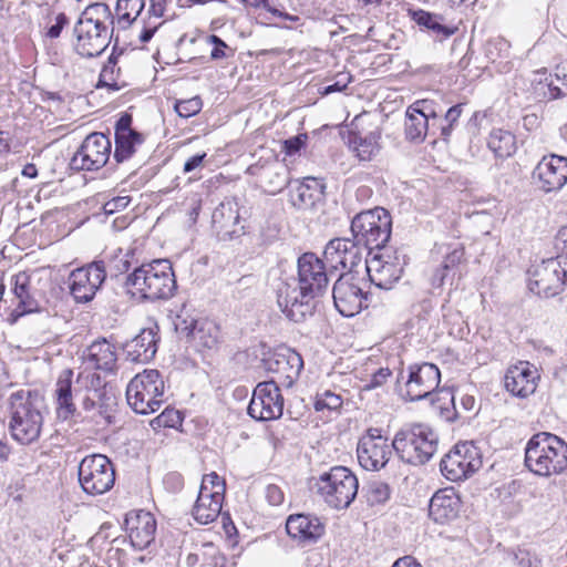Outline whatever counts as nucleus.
<instances>
[{
  "mask_svg": "<svg viewBox=\"0 0 567 567\" xmlns=\"http://www.w3.org/2000/svg\"><path fill=\"white\" fill-rule=\"evenodd\" d=\"M298 286L285 285L278 291V306L295 322L305 321L316 310V299L322 297L334 271L315 252L302 254L297 260Z\"/></svg>",
  "mask_w": 567,
  "mask_h": 567,
  "instance_id": "obj_1",
  "label": "nucleus"
},
{
  "mask_svg": "<svg viewBox=\"0 0 567 567\" xmlns=\"http://www.w3.org/2000/svg\"><path fill=\"white\" fill-rule=\"evenodd\" d=\"M406 379L403 372L396 380V391L406 401H420L430 399L432 406L439 411L440 416L447 422L462 417L455 405V395L450 389H441L435 392L441 382L440 369L430 362L411 364L408 368Z\"/></svg>",
  "mask_w": 567,
  "mask_h": 567,
  "instance_id": "obj_2",
  "label": "nucleus"
},
{
  "mask_svg": "<svg viewBox=\"0 0 567 567\" xmlns=\"http://www.w3.org/2000/svg\"><path fill=\"white\" fill-rule=\"evenodd\" d=\"M114 16L106 3L87 6L74 24V50L83 58H95L109 47L114 31Z\"/></svg>",
  "mask_w": 567,
  "mask_h": 567,
  "instance_id": "obj_3",
  "label": "nucleus"
},
{
  "mask_svg": "<svg viewBox=\"0 0 567 567\" xmlns=\"http://www.w3.org/2000/svg\"><path fill=\"white\" fill-rule=\"evenodd\" d=\"M125 287L132 296H138L143 301L171 299L176 289V278L173 266L167 259H155L135 267L126 276Z\"/></svg>",
  "mask_w": 567,
  "mask_h": 567,
  "instance_id": "obj_4",
  "label": "nucleus"
},
{
  "mask_svg": "<svg viewBox=\"0 0 567 567\" xmlns=\"http://www.w3.org/2000/svg\"><path fill=\"white\" fill-rule=\"evenodd\" d=\"M9 402L11 436L23 445L33 443L39 439L43 424V398L38 391L19 390L10 395Z\"/></svg>",
  "mask_w": 567,
  "mask_h": 567,
  "instance_id": "obj_5",
  "label": "nucleus"
},
{
  "mask_svg": "<svg viewBox=\"0 0 567 567\" xmlns=\"http://www.w3.org/2000/svg\"><path fill=\"white\" fill-rule=\"evenodd\" d=\"M525 466L539 476L564 473L567 470V443L548 432L533 435L525 449Z\"/></svg>",
  "mask_w": 567,
  "mask_h": 567,
  "instance_id": "obj_6",
  "label": "nucleus"
},
{
  "mask_svg": "<svg viewBox=\"0 0 567 567\" xmlns=\"http://www.w3.org/2000/svg\"><path fill=\"white\" fill-rule=\"evenodd\" d=\"M309 489L333 509H346L358 495L359 481L346 466H332L308 481Z\"/></svg>",
  "mask_w": 567,
  "mask_h": 567,
  "instance_id": "obj_7",
  "label": "nucleus"
},
{
  "mask_svg": "<svg viewBox=\"0 0 567 567\" xmlns=\"http://www.w3.org/2000/svg\"><path fill=\"white\" fill-rule=\"evenodd\" d=\"M437 434L425 424H412L396 432L392 449L400 460L411 465L429 462L437 449Z\"/></svg>",
  "mask_w": 567,
  "mask_h": 567,
  "instance_id": "obj_8",
  "label": "nucleus"
},
{
  "mask_svg": "<svg viewBox=\"0 0 567 567\" xmlns=\"http://www.w3.org/2000/svg\"><path fill=\"white\" fill-rule=\"evenodd\" d=\"M392 219L390 213L382 208L363 210L351 220V233L361 246L370 251L380 250L391 237Z\"/></svg>",
  "mask_w": 567,
  "mask_h": 567,
  "instance_id": "obj_9",
  "label": "nucleus"
},
{
  "mask_svg": "<svg viewBox=\"0 0 567 567\" xmlns=\"http://www.w3.org/2000/svg\"><path fill=\"white\" fill-rule=\"evenodd\" d=\"M164 381L157 370H144L136 374L127 384L126 400L138 414L157 411L162 404Z\"/></svg>",
  "mask_w": 567,
  "mask_h": 567,
  "instance_id": "obj_10",
  "label": "nucleus"
},
{
  "mask_svg": "<svg viewBox=\"0 0 567 567\" xmlns=\"http://www.w3.org/2000/svg\"><path fill=\"white\" fill-rule=\"evenodd\" d=\"M382 252H369L365 268L370 281L380 289H391L402 277L409 262L406 254L401 249L383 248Z\"/></svg>",
  "mask_w": 567,
  "mask_h": 567,
  "instance_id": "obj_11",
  "label": "nucleus"
},
{
  "mask_svg": "<svg viewBox=\"0 0 567 567\" xmlns=\"http://www.w3.org/2000/svg\"><path fill=\"white\" fill-rule=\"evenodd\" d=\"M79 483L84 493L96 496L109 492L115 483V468L103 454L85 456L78 467Z\"/></svg>",
  "mask_w": 567,
  "mask_h": 567,
  "instance_id": "obj_12",
  "label": "nucleus"
},
{
  "mask_svg": "<svg viewBox=\"0 0 567 567\" xmlns=\"http://www.w3.org/2000/svg\"><path fill=\"white\" fill-rule=\"evenodd\" d=\"M112 143L110 137L101 132L89 134L81 143L70 161L72 171H99L110 159Z\"/></svg>",
  "mask_w": 567,
  "mask_h": 567,
  "instance_id": "obj_13",
  "label": "nucleus"
},
{
  "mask_svg": "<svg viewBox=\"0 0 567 567\" xmlns=\"http://www.w3.org/2000/svg\"><path fill=\"white\" fill-rule=\"evenodd\" d=\"M481 465L482 460L473 442H462L444 455L440 470L449 481L458 482L471 476Z\"/></svg>",
  "mask_w": 567,
  "mask_h": 567,
  "instance_id": "obj_14",
  "label": "nucleus"
},
{
  "mask_svg": "<svg viewBox=\"0 0 567 567\" xmlns=\"http://www.w3.org/2000/svg\"><path fill=\"white\" fill-rule=\"evenodd\" d=\"M105 279L104 261H92L71 271L69 276L70 293L76 303H87L93 300Z\"/></svg>",
  "mask_w": 567,
  "mask_h": 567,
  "instance_id": "obj_15",
  "label": "nucleus"
},
{
  "mask_svg": "<svg viewBox=\"0 0 567 567\" xmlns=\"http://www.w3.org/2000/svg\"><path fill=\"white\" fill-rule=\"evenodd\" d=\"M567 272L558 258L543 260L529 271L528 288L535 295L550 298L564 291Z\"/></svg>",
  "mask_w": 567,
  "mask_h": 567,
  "instance_id": "obj_16",
  "label": "nucleus"
},
{
  "mask_svg": "<svg viewBox=\"0 0 567 567\" xmlns=\"http://www.w3.org/2000/svg\"><path fill=\"white\" fill-rule=\"evenodd\" d=\"M257 421H272L284 413V396L275 381H264L256 385L247 409Z\"/></svg>",
  "mask_w": 567,
  "mask_h": 567,
  "instance_id": "obj_17",
  "label": "nucleus"
},
{
  "mask_svg": "<svg viewBox=\"0 0 567 567\" xmlns=\"http://www.w3.org/2000/svg\"><path fill=\"white\" fill-rule=\"evenodd\" d=\"M336 309L343 317H353L369 307V293L346 275H340L332 288Z\"/></svg>",
  "mask_w": 567,
  "mask_h": 567,
  "instance_id": "obj_18",
  "label": "nucleus"
},
{
  "mask_svg": "<svg viewBox=\"0 0 567 567\" xmlns=\"http://www.w3.org/2000/svg\"><path fill=\"white\" fill-rule=\"evenodd\" d=\"M212 229L220 241H230L245 234L240 224L238 204L233 199L221 202L212 214Z\"/></svg>",
  "mask_w": 567,
  "mask_h": 567,
  "instance_id": "obj_19",
  "label": "nucleus"
},
{
  "mask_svg": "<svg viewBox=\"0 0 567 567\" xmlns=\"http://www.w3.org/2000/svg\"><path fill=\"white\" fill-rule=\"evenodd\" d=\"M86 389L82 395V408L86 412L96 411L107 423L112 422L115 396L102 384L100 374L92 373L85 377Z\"/></svg>",
  "mask_w": 567,
  "mask_h": 567,
  "instance_id": "obj_20",
  "label": "nucleus"
},
{
  "mask_svg": "<svg viewBox=\"0 0 567 567\" xmlns=\"http://www.w3.org/2000/svg\"><path fill=\"white\" fill-rule=\"evenodd\" d=\"M132 123V114L124 112L114 125L113 158L118 164L130 159L136 153L137 147L145 142V135L134 130Z\"/></svg>",
  "mask_w": 567,
  "mask_h": 567,
  "instance_id": "obj_21",
  "label": "nucleus"
},
{
  "mask_svg": "<svg viewBox=\"0 0 567 567\" xmlns=\"http://www.w3.org/2000/svg\"><path fill=\"white\" fill-rule=\"evenodd\" d=\"M360 247L354 238H333L327 244L323 255L334 272L339 268L351 271L362 259Z\"/></svg>",
  "mask_w": 567,
  "mask_h": 567,
  "instance_id": "obj_22",
  "label": "nucleus"
},
{
  "mask_svg": "<svg viewBox=\"0 0 567 567\" xmlns=\"http://www.w3.org/2000/svg\"><path fill=\"white\" fill-rule=\"evenodd\" d=\"M437 115L431 110L427 101H417L408 107L405 114L404 131L410 142L421 143L424 141L430 125L435 126Z\"/></svg>",
  "mask_w": 567,
  "mask_h": 567,
  "instance_id": "obj_23",
  "label": "nucleus"
},
{
  "mask_svg": "<svg viewBox=\"0 0 567 567\" xmlns=\"http://www.w3.org/2000/svg\"><path fill=\"white\" fill-rule=\"evenodd\" d=\"M287 534L301 545L317 543L324 534L326 526L321 519L311 514H291L286 520Z\"/></svg>",
  "mask_w": 567,
  "mask_h": 567,
  "instance_id": "obj_24",
  "label": "nucleus"
},
{
  "mask_svg": "<svg viewBox=\"0 0 567 567\" xmlns=\"http://www.w3.org/2000/svg\"><path fill=\"white\" fill-rule=\"evenodd\" d=\"M539 187L546 192L560 189L567 183V157L550 155L544 157L535 168Z\"/></svg>",
  "mask_w": 567,
  "mask_h": 567,
  "instance_id": "obj_25",
  "label": "nucleus"
},
{
  "mask_svg": "<svg viewBox=\"0 0 567 567\" xmlns=\"http://www.w3.org/2000/svg\"><path fill=\"white\" fill-rule=\"evenodd\" d=\"M265 368L285 378L289 386L299 378L303 369L302 357L290 348H280L264 360Z\"/></svg>",
  "mask_w": 567,
  "mask_h": 567,
  "instance_id": "obj_26",
  "label": "nucleus"
},
{
  "mask_svg": "<svg viewBox=\"0 0 567 567\" xmlns=\"http://www.w3.org/2000/svg\"><path fill=\"white\" fill-rule=\"evenodd\" d=\"M125 525L131 545L136 550H144L154 542L156 519L150 512L140 511L134 516L126 515Z\"/></svg>",
  "mask_w": 567,
  "mask_h": 567,
  "instance_id": "obj_27",
  "label": "nucleus"
},
{
  "mask_svg": "<svg viewBox=\"0 0 567 567\" xmlns=\"http://www.w3.org/2000/svg\"><path fill=\"white\" fill-rule=\"evenodd\" d=\"M461 505L453 487L439 489L430 499L429 516L437 524L450 523L458 516Z\"/></svg>",
  "mask_w": 567,
  "mask_h": 567,
  "instance_id": "obj_28",
  "label": "nucleus"
},
{
  "mask_svg": "<svg viewBox=\"0 0 567 567\" xmlns=\"http://www.w3.org/2000/svg\"><path fill=\"white\" fill-rule=\"evenodd\" d=\"M538 378L537 370L528 362H519L507 370L504 383L506 390L513 395L526 398L535 392Z\"/></svg>",
  "mask_w": 567,
  "mask_h": 567,
  "instance_id": "obj_29",
  "label": "nucleus"
},
{
  "mask_svg": "<svg viewBox=\"0 0 567 567\" xmlns=\"http://www.w3.org/2000/svg\"><path fill=\"white\" fill-rule=\"evenodd\" d=\"M13 295L16 307L11 312L12 321L19 318L40 311V305L31 286V277L27 272H19L13 277Z\"/></svg>",
  "mask_w": 567,
  "mask_h": 567,
  "instance_id": "obj_30",
  "label": "nucleus"
},
{
  "mask_svg": "<svg viewBox=\"0 0 567 567\" xmlns=\"http://www.w3.org/2000/svg\"><path fill=\"white\" fill-rule=\"evenodd\" d=\"M157 330L155 324L151 328L142 329L141 332L131 341L125 343L124 351L127 359L132 362L146 363L152 360L157 352Z\"/></svg>",
  "mask_w": 567,
  "mask_h": 567,
  "instance_id": "obj_31",
  "label": "nucleus"
},
{
  "mask_svg": "<svg viewBox=\"0 0 567 567\" xmlns=\"http://www.w3.org/2000/svg\"><path fill=\"white\" fill-rule=\"evenodd\" d=\"M82 359L93 369L113 372L116 364L115 348L105 338H102L83 350Z\"/></svg>",
  "mask_w": 567,
  "mask_h": 567,
  "instance_id": "obj_32",
  "label": "nucleus"
},
{
  "mask_svg": "<svg viewBox=\"0 0 567 567\" xmlns=\"http://www.w3.org/2000/svg\"><path fill=\"white\" fill-rule=\"evenodd\" d=\"M388 443H373L371 439H360L357 447V455L360 465L368 471H379L384 467L391 454Z\"/></svg>",
  "mask_w": 567,
  "mask_h": 567,
  "instance_id": "obj_33",
  "label": "nucleus"
},
{
  "mask_svg": "<svg viewBox=\"0 0 567 567\" xmlns=\"http://www.w3.org/2000/svg\"><path fill=\"white\" fill-rule=\"evenodd\" d=\"M380 132L363 133L352 128L349 132L348 144L360 161H371L380 151Z\"/></svg>",
  "mask_w": 567,
  "mask_h": 567,
  "instance_id": "obj_34",
  "label": "nucleus"
},
{
  "mask_svg": "<svg viewBox=\"0 0 567 567\" xmlns=\"http://www.w3.org/2000/svg\"><path fill=\"white\" fill-rule=\"evenodd\" d=\"M258 177L265 192L271 195L280 193L290 184L289 168L278 162L262 167Z\"/></svg>",
  "mask_w": 567,
  "mask_h": 567,
  "instance_id": "obj_35",
  "label": "nucleus"
},
{
  "mask_svg": "<svg viewBox=\"0 0 567 567\" xmlns=\"http://www.w3.org/2000/svg\"><path fill=\"white\" fill-rule=\"evenodd\" d=\"M72 371L65 370L56 382V402H58V409L56 413L58 416L62 420H69L73 417L76 413V408L73 403V393H72Z\"/></svg>",
  "mask_w": 567,
  "mask_h": 567,
  "instance_id": "obj_36",
  "label": "nucleus"
},
{
  "mask_svg": "<svg viewBox=\"0 0 567 567\" xmlns=\"http://www.w3.org/2000/svg\"><path fill=\"white\" fill-rule=\"evenodd\" d=\"M223 501V496L214 494L197 497L192 509L194 519L202 525L213 523L220 514Z\"/></svg>",
  "mask_w": 567,
  "mask_h": 567,
  "instance_id": "obj_37",
  "label": "nucleus"
},
{
  "mask_svg": "<svg viewBox=\"0 0 567 567\" xmlns=\"http://www.w3.org/2000/svg\"><path fill=\"white\" fill-rule=\"evenodd\" d=\"M488 148L498 158H507L516 152V137L509 131L494 128L487 140Z\"/></svg>",
  "mask_w": 567,
  "mask_h": 567,
  "instance_id": "obj_38",
  "label": "nucleus"
},
{
  "mask_svg": "<svg viewBox=\"0 0 567 567\" xmlns=\"http://www.w3.org/2000/svg\"><path fill=\"white\" fill-rule=\"evenodd\" d=\"M411 16H412V19L419 25H423L426 29H429L437 34H442L443 38H449V37L453 35L457 30L455 27H450V25L443 24L441 22L442 21L441 16H437V14H434V13H431V12H427V11H424L421 9L411 11Z\"/></svg>",
  "mask_w": 567,
  "mask_h": 567,
  "instance_id": "obj_39",
  "label": "nucleus"
},
{
  "mask_svg": "<svg viewBox=\"0 0 567 567\" xmlns=\"http://www.w3.org/2000/svg\"><path fill=\"white\" fill-rule=\"evenodd\" d=\"M145 8V0H117L115 12L117 24L121 29H127Z\"/></svg>",
  "mask_w": 567,
  "mask_h": 567,
  "instance_id": "obj_40",
  "label": "nucleus"
},
{
  "mask_svg": "<svg viewBox=\"0 0 567 567\" xmlns=\"http://www.w3.org/2000/svg\"><path fill=\"white\" fill-rule=\"evenodd\" d=\"M362 493L369 506H378L390 499L391 487L385 482L372 480L363 486Z\"/></svg>",
  "mask_w": 567,
  "mask_h": 567,
  "instance_id": "obj_41",
  "label": "nucleus"
},
{
  "mask_svg": "<svg viewBox=\"0 0 567 567\" xmlns=\"http://www.w3.org/2000/svg\"><path fill=\"white\" fill-rule=\"evenodd\" d=\"M318 200L317 195L311 193L309 186L306 184H299L297 181L296 185L290 188L289 202L299 210H310L315 208Z\"/></svg>",
  "mask_w": 567,
  "mask_h": 567,
  "instance_id": "obj_42",
  "label": "nucleus"
},
{
  "mask_svg": "<svg viewBox=\"0 0 567 567\" xmlns=\"http://www.w3.org/2000/svg\"><path fill=\"white\" fill-rule=\"evenodd\" d=\"M219 330L217 326L209 320H200L190 339L198 346L213 349L218 343Z\"/></svg>",
  "mask_w": 567,
  "mask_h": 567,
  "instance_id": "obj_43",
  "label": "nucleus"
},
{
  "mask_svg": "<svg viewBox=\"0 0 567 567\" xmlns=\"http://www.w3.org/2000/svg\"><path fill=\"white\" fill-rule=\"evenodd\" d=\"M117 56L115 55V49L109 56L107 63L103 66L96 87H109L112 91H118L122 84L117 83V78L121 73V69L116 68Z\"/></svg>",
  "mask_w": 567,
  "mask_h": 567,
  "instance_id": "obj_44",
  "label": "nucleus"
},
{
  "mask_svg": "<svg viewBox=\"0 0 567 567\" xmlns=\"http://www.w3.org/2000/svg\"><path fill=\"white\" fill-rule=\"evenodd\" d=\"M182 413L173 408H166L159 415L152 420L151 425L154 430L161 427L176 429L182 425Z\"/></svg>",
  "mask_w": 567,
  "mask_h": 567,
  "instance_id": "obj_45",
  "label": "nucleus"
},
{
  "mask_svg": "<svg viewBox=\"0 0 567 567\" xmlns=\"http://www.w3.org/2000/svg\"><path fill=\"white\" fill-rule=\"evenodd\" d=\"M342 403L343 400L341 395L326 390L322 393H317L313 406L316 411H338L342 406Z\"/></svg>",
  "mask_w": 567,
  "mask_h": 567,
  "instance_id": "obj_46",
  "label": "nucleus"
},
{
  "mask_svg": "<svg viewBox=\"0 0 567 567\" xmlns=\"http://www.w3.org/2000/svg\"><path fill=\"white\" fill-rule=\"evenodd\" d=\"M462 111H463V104H456V105L451 106L447 110L443 120H440L437 117V121H440L439 128L441 130V136L444 141H447L449 137L451 136L454 124L457 123V121L462 114Z\"/></svg>",
  "mask_w": 567,
  "mask_h": 567,
  "instance_id": "obj_47",
  "label": "nucleus"
},
{
  "mask_svg": "<svg viewBox=\"0 0 567 567\" xmlns=\"http://www.w3.org/2000/svg\"><path fill=\"white\" fill-rule=\"evenodd\" d=\"M202 107L203 102L199 96H194L187 100H178L174 105L176 113L184 118H188L198 114Z\"/></svg>",
  "mask_w": 567,
  "mask_h": 567,
  "instance_id": "obj_48",
  "label": "nucleus"
},
{
  "mask_svg": "<svg viewBox=\"0 0 567 567\" xmlns=\"http://www.w3.org/2000/svg\"><path fill=\"white\" fill-rule=\"evenodd\" d=\"M555 78L563 87L554 85L553 82L547 85L551 100L567 95V63H560L555 68Z\"/></svg>",
  "mask_w": 567,
  "mask_h": 567,
  "instance_id": "obj_49",
  "label": "nucleus"
},
{
  "mask_svg": "<svg viewBox=\"0 0 567 567\" xmlns=\"http://www.w3.org/2000/svg\"><path fill=\"white\" fill-rule=\"evenodd\" d=\"M207 42L213 45V50L210 52V59L213 61L227 59L235 54V50L216 34H210L207 38Z\"/></svg>",
  "mask_w": 567,
  "mask_h": 567,
  "instance_id": "obj_50",
  "label": "nucleus"
},
{
  "mask_svg": "<svg viewBox=\"0 0 567 567\" xmlns=\"http://www.w3.org/2000/svg\"><path fill=\"white\" fill-rule=\"evenodd\" d=\"M463 258L464 249L462 247H456L444 256L440 267L450 272L452 277H455Z\"/></svg>",
  "mask_w": 567,
  "mask_h": 567,
  "instance_id": "obj_51",
  "label": "nucleus"
},
{
  "mask_svg": "<svg viewBox=\"0 0 567 567\" xmlns=\"http://www.w3.org/2000/svg\"><path fill=\"white\" fill-rule=\"evenodd\" d=\"M199 321L200 320H195L193 318H186L178 315L174 321L175 330L179 336L192 338Z\"/></svg>",
  "mask_w": 567,
  "mask_h": 567,
  "instance_id": "obj_52",
  "label": "nucleus"
},
{
  "mask_svg": "<svg viewBox=\"0 0 567 567\" xmlns=\"http://www.w3.org/2000/svg\"><path fill=\"white\" fill-rule=\"evenodd\" d=\"M306 134H299L287 138L282 142V151L289 156L295 155L306 145Z\"/></svg>",
  "mask_w": 567,
  "mask_h": 567,
  "instance_id": "obj_53",
  "label": "nucleus"
},
{
  "mask_svg": "<svg viewBox=\"0 0 567 567\" xmlns=\"http://www.w3.org/2000/svg\"><path fill=\"white\" fill-rule=\"evenodd\" d=\"M391 374L392 372L389 368H380L372 374L371 380L363 385L362 391H370L383 385Z\"/></svg>",
  "mask_w": 567,
  "mask_h": 567,
  "instance_id": "obj_54",
  "label": "nucleus"
},
{
  "mask_svg": "<svg viewBox=\"0 0 567 567\" xmlns=\"http://www.w3.org/2000/svg\"><path fill=\"white\" fill-rule=\"evenodd\" d=\"M130 203V196H116L104 203L103 210L106 215H112L116 212L125 209Z\"/></svg>",
  "mask_w": 567,
  "mask_h": 567,
  "instance_id": "obj_55",
  "label": "nucleus"
},
{
  "mask_svg": "<svg viewBox=\"0 0 567 567\" xmlns=\"http://www.w3.org/2000/svg\"><path fill=\"white\" fill-rule=\"evenodd\" d=\"M244 3L254 9H264L271 16L279 13V7H281L279 0H244Z\"/></svg>",
  "mask_w": 567,
  "mask_h": 567,
  "instance_id": "obj_56",
  "label": "nucleus"
},
{
  "mask_svg": "<svg viewBox=\"0 0 567 567\" xmlns=\"http://www.w3.org/2000/svg\"><path fill=\"white\" fill-rule=\"evenodd\" d=\"M66 24H69V18L66 17V14L63 12L59 13L55 17V23L48 29L47 37H49L50 39L59 38L63 28Z\"/></svg>",
  "mask_w": 567,
  "mask_h": 567,
  "instance_id": "obj_57",
  "label": "nucleus"
},
{
  "mask_svg": "<svg viewBox=\"0 0 567 567\" xmlns=\"http://www.w3.org/2000/svg\"><path fill=\"white\" fill-rule=\"evenodd\" d=\"M165 487L173 492H179L184 486V478L179 473L171 472L164 477Z\"/></svg>",
  "mask_w": 567,
  "mask_h": 567,
  "instance_id": "obj_58",
  "label": "nucleus"
},
{
  "mask_svg": "<svg viewBox=\"0 0 567 567\" xmlns=\"http://www.w3.org/2000/svg\"><path fill=\"white\" fill-rule=\"evenodd\" d=\"M454 277L440 266L434 270L431 276V285L433 288H442L446 281L452 280Z\"/></svg>",
  "mask_w": 567,
  "mask_h": 567,
  "instance_id": "obj_59",
  "label": "nucleus"
},
{
  "mask_svg": "<svg viewBox=\"0 0 567 567\" xmlns=\"http://www.w3.org/2000/svg\"><path fill=\"white\" fill-rule=\"evenodd\" d=\"M266 498L272 506H278L284 502V493L277 485L270 484L266 488Z\"/></svg>",
  "mask_w": 567,
  "mask_h": 567,
  "instance_id": "obj_60",
  "label": "nucleus"
},
{
  "mask_svg": "<svg viewBox=\"0 0 567 567\" xmlns=\"http://www.w3.org/2000/svg\"><path fill=\"white\" fill-rule=\"evenodd\" d=\"M517 567H538V559L525 550H519L515 554Z\"/></svg>",
  "mask_w": 567,
  "mask_h": 567,
  "instance_id": "obj_61",
  "label": "nucleus"
},
{
  "mask_svg": "<svg viewBox=\"0 0 567 567\" xmlns=\"http://www.w3.org/2000/svg\"><path fill=\"white\" fill-rule=\"evenodd\" d=\"M202 482H205L208 484L210 488H213L216 492H220V495L224 496L226 484L225 481L221 480L215 472L210 473L208 475H205L202 480Z\"/></svg>",
  "mask_w": 567,
  "mask_h": 567,
  "instance_id": "obj_62",
  "label": "nucleus"
},
{
  "mask_svg": "<svg viewBox=\"0 0 567 567\" xmlns=\"http://www.w3.org/2000/svg\"><path fill=\"white\" fill-rule=\"evenodd\" d=\"M299 184L308 185L309 190L311 193H315L318 199H320L324 193L326 185L322 183L321 179L315 177H306L302 182H299Z\"/></svg>",
  "mask_w": 567,
  "mask_h": 567,
  "instance_id": "obj_63",
  "label": "nucleus"
},
{
  "mask_svg": "<svg viewBox=\"0 0 567 567\" xmlns=\"http://www.w3.org/2000/svg\"><path fill=\"white\" fill-rule=\"evenodd\" d=\"M555 247L567 257V226L558 230L555 237Z\"/></svg>",
  "mask_w": 567,
  "mask_h": 567,
  "instance_id": "obj_64",
  "label": "nucleus"
}]
</instances>
